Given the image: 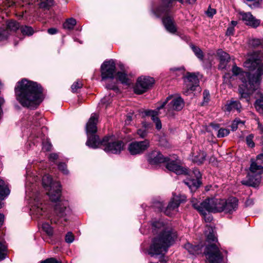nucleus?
I'll return each mask as SVG.
<instances>
[{"mask_svg":"<svg viewBox=\"0 0 263 263\" xmlns=\"http://www.w3.org/2000/svg\"><path fill=\"white\" fill-rule=\"evenodd\" d=\"M245 67L254 72L251 75L249 72L241 71L236 65L233 66L232 71L234 75L239 76L242 84L239 85L238 92L241 98L248 99L250 95L256 90L260 82L263 75L262 59L252 56L243 63Z\"/></svg>","mask_w":263,"mask_h":263,"instance_id":"nucleus-1","label":"nucleus"},{"mask_svg":"<svg viewBox=\"0 0 263 263\" xmlns=\"http://www.w3.org/2000/svg\"><path fill=\"white\" fill-rule=\"evenodd\" d=\"M14 92L16 100L24 107L35 109L44 100L43 88L37 83L23 79L17 82Z\"/></svg>","mask_w":263,"mask_h":263,"instance_id":"nucleus-2","label":"nucleus"},{"mask_svg":"<svg viewBox=\"0 0 263 263\" xmlns=\"http://www.w3.org/2000/svg\"><path fill=\"white\" fill-rule=\"evenodd\" d=\"M153 233L157 235L152 240L148 250L151 256L160 255V261L164 260V224L163 222L155 221L153 223Z\"/></svg>","mask_w":263,"mask_h":263,"instance_id":"nucleus-3","label":"nucleus"},{"mask_svg":"<svg viewBox=\"0 0 263 263\" xmlns=\"http://www.w3.org/2000/svg\"><path fill=\"white\" fill-rule=\"evenodd\" d=\"M205 234L207 241L210 243L206 247L204 252L207 258L206 263H221L223 256L219 248V244L214 228L207 226Z\"/></svg>","mask_w":263,"mask_h":263,"instance_id":"nucleus-4","label":"nucleus"},{"mask_svg":"<svg viewBox=\"0 0 263 263\" xmlns=\"http://www.w3.org/2000/svg\"><path fill=\"white\" fill-rule=\"evenodd\" d=\"M71 213L67 201H60L58 202L54 208L55 217L51 219V222L54 223H63L67 220V216Z\"/></svg>","mask_w":263,"mask_h":263,"instance_id":"nucleus-5","label":"nucleus"},{"mask_svg":"<svg viewBox=\"0 0 263 263\" xmlns=\"http://www.w3.org/2000/svg\"><path fill=\"white\" fill-rule=\"evenodd\" d=\"M102 149L107 153L119 154L123 150L124 143L121 140H114L112 136H106L102 140Z\"/></svg>","mask_w":263,"mask_h":263,"instance_id":"nucleus-6","label":"nucleus"},{"mask_svg":"<svg viewBox=\"0 0 263 263\" xmlns=\"http://www.w3.org/2000/svg\"><path fill=\"white\" fill-rule=\"evenodd\" d=\"M170 100L167 105L166 114L169 117H174L176 112L180 111L184 107V101L179 94L168 96L165 100V104Z\"/></svg>","mask_w":263,"mask_h":263,"instance_id":"nucleus-7","label":"nucleus"},{"mask_svg":"<svg viewBox=\"0 0 263 263\" xmlns=\"http://www.w3.org/2000/svg\"><path fill=\"white\" fill-rule=\"evenodd\" d=\"M165 167L177 175L188 174L187 169L179 165L177 156L176 155L165 157Z\"/></svg>","mask_w":263,"mask_h":263,"instance_id":"nucleus-8","label":"nucleus"},{"mask_svg":"<svg viewBox=\"0 0 263 263\" xmlns=\"http://www.w3.org/2000/svg\"><path fill=\"white\" fill-rule=\"evenodd\" d=\"M186 196L184 195L173 194L171 200L165 208V215L172 217L178 212V208L181 203L185 201Z\"/></svg>","mask_w":263,"mask_h":263,"instance_id":"nucleus-9","label":"nucleus"},{"mask_svg":"<svg viewBox=\"0 0 263 263\" xmlns=\"http://www.w3.org/2000/svg\"><path fill=\"white\" fill-rule=\"evenodd\" d=\"M154 83L153 78L149 77H140L137 79L136 84L134 87L135 93L141 95L146 92Z\"/></svg>","mask_w":263,"mask_h":263,"instance_id":"nucleus-10","label":"nucleus"},{"mask_svg":"<svg viewBox=\"0 0 263 263\" xmlns=\"http://www.w3.org/2000/svg\"><path fill=\"white\" fill-rule=\"evenodd\" d=\"M150 146L149 141L145 139L141 141H133L128 146V151L132 155H140L146 151Z\"/></svg>","mask_w":263,"mask_h":263,"instance_id":"nucleus-11","label":"nucleus"},{"mask_svg":"<svg viewBox=\"0 0 263 263\" xmlns=\"http://www.w3.org/2000/svg\"><path fill=\"white\" fill-rule=\"evenodd\" d=\"M116 69V64L113 60L104 61L101 66L102 80L113 79Z\"/></svg>","mask_w":263,"mask_h":263,"instance_id":"nucleus-12","label":"nucleus"},{"mask_svg":"<svg viewBox=\"0 0 263 263\" xmlns=\"http://www.w3.org/2000/svg\"><path fill=\"white\" fill-rule=\"evenodd\" d=\"M201 205L203 211L200 213L203 215H206V212H219V210H221L220 199L207 198L201 202Z\"/></svg>","mask_w":263,"mask_h":263,"instance_id":"nucleus-13","label":"nucleus"},{"mask_svg":"<svg viewBox=\"0 0 263 263\" xmlns=\"http://www.w3.org/2000/svg\"><path fill=\"white\" fill-rule=\"evenodd\" d=\"M184 86L183 93L188 95L191 92L195 91L196 87L199 86V80L197 77L194 73H187L184 80Z\"/></svg>","mask_w":263,"mask_h":263,"instance_id":"nucleus-14","label":"nucleus"},{"mask_svg":"<svg viewBox=\"0 0 263 263\" xmlns=\"http://www.w3.org/2000/svg\"><path fill=\"white\" fill-rule=\"evenodd\" d=\"M201 177V175L199 171L197 169H194L190 173L189 177L187 178L184 183L192 192L195 191L200 186L201 183L200 180Z\"/></svg>","mask_w":263,"mask_h":263,"instance_id":"nucleus-15","label":"nucleus"},{"mask_svg":"<svg viewBox=\"0 0 263 263\" xmlns=\"http://www.w3.org/2000/svg\"><path fill=\"white\" fill-rule=\"evenodd\" d=\"M238 207V200L235 197H231L227 200L220 199L221 210L219 212H224L227 213H232L236 211Z\"/></svg>","mask_w":263,"mask_h":263,"instance_id":"nucleus-16","label":"nucleus"},{"mask_svg":"<svg viewBox=\"0 0 263 263\" xmlns=\"http://www.w3.org/2000/svg\"><path fill=\"white\" fill-rule=\"evenodd\" d=\"M6 28H0V41L6 39L9 32H15L20 27V24L15 20H10L6 22Z\"/></svg>","mask_w":263,"mask_h":263,"instance_id":"nucleus-17","label":"nucleus"},{"mask_svg":"<svg viewBox=\"0 0 263 263\" xmlns=\"http://www.w3.org/2000/svg\"><path fill=\"white\" fill-rule=\"evenodd\" d=\"M146 160L149 164L153 166H157L164 162L163 154L157 150H154L146 155Z\"/></svg>","mask_w":263,"mask_h":263,"instance_id":"nucleus-18","label":"nucleus"},{"mask_svg":"<svg viewBox=\"0 0 263 263\" xmlns=\"http://www.w3.org/2000/svg\"><path fill=\"white\" fill-rule=\"evenodd\" d=\"M251 165L250 170L251 172L258 174L263 173V152L256 156V159L254 160L253 159H251Z\"/></svg>","mask_w":263,"mask_h":263,"instance_id":"nucleus-19","label":"nucleus"},{"mask_svg":"<svg viewBox=\"0 0 263 263\" xmlns=\"http://www.w3.org/2000/svg\"><path fill=\"white\" fill-rule=\"evenodd\" d=\"M164 106V102H163L160 107H157L156 110H147L145 111V115L147 116H151V119L156 124V128L160 130L162 128V124L160 120L158 118L159 110Z\"/></svg>","mask_w":263,"mask_h":263,"instance_id":"nucleus-20","label":"nucleus"},{"mask_svg":"<svg viewBox=\"0 0 263 263\" xmlns=\"http://www.w3.org/2000/svg\"><path fill=\"white\" fill-rule=\"evenodd\" d=\"M260 174L256 175H248L246 178L241 181L242 184L252 186L253 187H258L261 181Z\"/></svg>","mask_w":263,"mask_h":263,"instance_id":"nucleus-21","label":"nucleus"},{"mask_svg":"<svg viewBox=\"0 0 263 263\" xmlns=\"http://www.w3.org/2000/svg\"><path fill=\"white\" fill-rule=\"evenodd\" d=\"M177 238L176 232L171 228H165V252L173 246Z\"/></svg>","mask_w":263,"mask_h":263,"instance_id":"nucleus-22","label":"nucleus"},{"mask_svg":"<svg viewBox=\"0 0 263 263\" xmlns=\"http://www.w3.org/2000/svg\"><path fill=\"white\" fill-rule=\"evenodd\" d=\"M217 54L219 61L218 68L221 70L226 69L228 64L230 61V55L222 49H218Z\"/></svg>","mask_w":263,"mask_h":263,"instance_id":"nucleus-23","label":"nucleus"},{"mask_svg":"<svg viewBox=\"0 0 263 263\" xmlns=\"http://www.w3.org/2000/svg\"><path fill=\"white\" fill-rule=\"evenodd\" d=\"M53 187V185L51 187L48 193V195L49 197L50 200L52 202H57L61 196V185L59 182H57Z\"/></svg>","mask_w":263,"mask_h":263,"instance_id":"nucleus-24","label":"nucleus"},{"mask_svg":"<svg viewBox=\"0 0 263 263\" xmlns=\"http://www.w3.org/2000/svg\"><path fill=\"white\" fill-rule=\"evenodd\" d=\"M98 122V116L92 114L86 125V132L87 135L96 134L97 132V123Z\"/></svg>","mask_w":263,"mask_h":263,"instance_id":"nucleus-25","label":"nucleus"},{"mask_svg":"<svg viewBox=\"0 0 263 263\" xmlns=\"http://www.w3.org/2000/svg\"><path fill=\"white\" fill-rule=\"evenodd\" d=\"M87 135V140L86 142V145L92 148L98 147L102 148V145H101L102 140H100L98 136L96 135V134H93V135L88 134Z\"/></svg>","mask_w":263,"mask_h":263,"instance_id":"nucleus-26","label":"nucleus"},{"mask_svg":"<svg viewBox=\"0 0 263 263\" xmlns=\"http://www.w3.org/2000/svg\"><path fill=\"white\" fill-rule=\"evenodd\" d=\"M242 20L246 22L247 25L256 28L259 25L260 21L251 14V13L241 12L240 13Z\"/></svg>","mask_w":263,"mask_h":263,"instance_id":"nucleus-27","label":"nucleus"},{"mask_svg":"<svg viewBox=\"0 0 263 263\" xmlns=\"http://www.w3.org/2000/svg\"><path fill=\"white\" fill-rule=\"evenodd\" d=\"M241 105L240 103L236 100H231L228 101L225 105V110L228 112L237 111L240 112L241 111Z\"/></svg>","mask_w":263,"mask_h":263,"instance_id":"nucleus-28","label":"nucleus"},{"mask_svg":"<svg viewBox=\"0 0 263 263\" xmlns=\"http://www.w3.org/2000/svg\"><path fill=\"white\" fill-rule=\"evenodd\" d=\"M165 29L172 34L177 32V28L173 18L165 14Z\"/></svg>","mask_w":263,"mask_h":263,"instance_id":"nucleus-29","label":"nucleus"},{"mask_svg":"<svg viewBox=\"0 0 263 263\" xmlns=\"http://www.w3.org/2000/svg\"><path fill=\"white\" fill-rule=\"evenodd\" d=\"M184 248L193 255L198 254L201 252V247L199 246H194L189 242L184 245Z\"/></svg>","mask_w":263,"mask_h":263,"instance_id":"nucleus-30","label":"nucleus"},{"mask_svg":"<svg viewBox=\"0 0 263 263\" xmlns=\"http://www.w3.org/2000/svg\"><path fill=\"white\" fill-rule=\"evenodd\" d=\"M206 154L202 151L199 150L193 157V161L198 164H202L205 160Z\"/></svg>","mask_w":263,"mask_h":263,"instance_id":"nucleus-31","label":"nucleus"},{"mask_svg":"<svg viewBox=\"0 0 263 263\" xmlns=\"http://www.w3.org/2000/svg\"><path fill=\"white\" fill-rule=\"evenodd\" d=\"M20 31L24 36H31L33 34L34 31L32 27L27 25H22L20 27Z\"/></svg>","mask_w":263,"mask_h":263,"instance_id":"nucleus-32","label":"nucleus"},{"mask_svg":"<svg viewBox=\"0 0 263 263\" xmlns=\"http://www.w3.org/2000/svg\"><path fill=\"white\" fill-rule=\"evenodd\" d=\"M76 24V20L71 17L67 19L64 23L63 26L64 29L71 30L73 29Z\"/></svg>","mask_w":263,"mask_h":263,"instance_id":"nucleus-33","label":"nucleus"},{"mask_svg":"<svg viewBox=\"0 0 263 263\" xmlns=\"http://www.w3.org/2000/svg\"><path fill=\"white\" fill-rule=\"evenodd\" d=\"M118 80L121 82L122 84L129 85L130 84L129 79L127 77V75L124 72H118L117 73Z\"/></svg>","mask_w":263,"mask_h":263,"instance_id":"nucleus-34","label":"nucleus"},{"mask_svg":"<svg viewBox=\"0 0 263 263\" xmlns=\"http://www.w3.org/2000/svg\"><path fill=\"white\" fill-rule=\"evenodd\" d=\"M154 13L155 14V15L158 17H161V22L164 25V6L163 5H162L160 6L159 7H157L154 11Z\"/></svg>","mask_w":263,"mask_h":263,"instance_id":"nucleus-35","label":"nucleus"},{"mask_svg":"<svg viewBox=\"0 0 263 263\" xmlns=\"http://www.w3.org/2000/svg\"><path fill=\"white\" fill-rule=\"evenodd\" d=\"M10 192L5 182L0 179V196H7Z\"/></svg>","mask_w":263,"mask_h":263,"instance_id":"nucleus-36","label":"nucleus"},{"mask_svg":"<svg viewBox=\"0 0 263 263\" xmlns=\"http://www.w3.org/2000/svg\"><path fill=\"white\" fill-rule=\"evenodd\" d=\"M57 182H53L52 179L51 177L49 175H45L42 178V183L44 187L50 186V187L53 185V187L55 186L54 184H55Z\"/></svg>","mask_w":263,"mask_h":263,"instance_id":"nucleus-37","label":"nucleus"},{"mask_svg":"<svg viewBox=\"0 0 263 263\" xmlns=\"http://www.w3.org/2000/svg\"><path fill=\"white\" fill-rule=\"evenodd\" d=\"M191 48L193 51L194 53L196 55V56L200 60H203V53L201 49L194 45H191Z\"/></svg>","mask_w":263,"mask_h":263,"instance_id":"nucleus-38","label":"nucleus"},{"mask_svg":"<svg viewBox=\"0 0 263 263\" xmlns=\"http://www.w3.org/2000/svg\"><path fill=\"white\" fill-rule=\"evenodd\" d=\"M262 0H244V3L251 8L259 6Z\"/></svg>","mask_w":263,"mask_h":263,"instance_id":"nucleus-39","label":"nucleus"},{"mask_svg":"<svg viewBox=\"0 0 263 263\" xmlns=\"http://www.w3.org/2000/svg\"><path fill=\"white\" fill-rule=\"evenodd\" d=\"M7 254V247L2 242H0V261L4 260Z\"/></svg>","mask_w":263,"mask_h":263,"instance_id":"nucleus-40","label":"nucleus"},{"mask_svg":"<svg viewBox=\"0 0 263 263\" xmlns=\"http://www.w3.org/2000/svg\"><path fill=\"white\" fill-rule=\"evenodd\" d=\"M83 85L82 82L80 80L74 82L71 86L72 92L73 93L78 92L79 89H81Z\"/></svg>","mask_w":263,"mask_h":263,"instance_id":"nucleus-41","label":"nucleus"},{"mask_svg":"<svg viewBox=\"0 0 263 263\" xmlns=\"http://www.w3.org/2000/svg\"><path fill=\"white\" fill-rule=\"evenodd\" d=\"M192 206L194 209L197 210L200 213L203 212V210L202 209L201 203H198V201L197 199L192 198L191 200Z\"/></svg>","mask_w":263,"mask_h":263,"instance_id":"nucleus-42","label":"nucleus"},{"mask_svg":"<svg viewBox=\"0 0 263 263\" xmlns=\"http://www.w3.org/2000/svg\"><path fill=\"white\" fill-rule=\"evenodd\" d=\"M143 124L145 129H139L137 130V134L140 136V137L142 138H144L147 136V132L146 129H147L149 126V125L148 124H146L145 123Z\"/></svg>","mask_w":263,"mask_h":263,"instance_id":"nucleus-43","label":"nucleus"},{"mask_svg":"<svg viewBox=\"0 0 263 263\" xmlns=\"http://www.w3.org/2000/svg\"><path fill=\"white\" fill-rule=\"evenodd\" d=\"M255 107L260 114L263 115V99H260L256 101Z\"/></svg>","mask_w":263,"mask_h":263,"instance_id":"nucleus-44","label":"nucleus"},{"mask_svg":"<svg viewBox=\"0 0 263 263\" xmlns=\"http://www.w3.org/2000/svg\"><path fill=\"white\" fill-rule=\"evenodd\" d=\"M245 122L239 119H236L231 125V128L232 130H236L239 125L243 126L244 125Z\"/></svg>","mask_w":263,"mask_h":263,"instance_id":"nucleus-45","label":"nucleus"},{"mask_svg":"<svg viewBox=\"0 0 263 263\" xmlns=\"http://www.w3.org/2000/svg\"><path fill=\"white\" fill-rule=\"evenodd\" d=\"M42 228L47 234L49 236H51L53 234V229L52 227L47 223L43 224Z\"/></svg>","mask_w":263,"mask_h":263,"instance_id":"nucleus-46","label":"nucleus"},{"mask_svg":"<svg viewBox=\"0 0 263 263\" xmlns=\"http://www.w3.org/2000/svg\"><path fill=\"white\" fill-rule=\"evenodd\" d=\"M254 135L250 134L246 137V141L247 145L250 147H254L255 146V143L253 141Z\"/></svg>","mask_w":263,"mask_h":263,"instance_id":"nucleus-47","label":"nucleus"},{"mask_svg":"<svg viewBox=\"0 0 263 263\" xmlns=\"http://www.w3.org/2000/svg\"><path fill=\"white\" fill-rule=\"evenodd\" d=\"M230 133L229 129L226 128H220L219 129L217 134V137L218 138H223L225 136H228Z\"/></svg>","mask_w":263,"mask_h":263,"instance_id":"nucleus-48","label":"nucleus"},{"mask_svg":"<svg viewBox=\"0 0 263 263\" xmlns=\"http://www.w3.org/2000/svg\"><path fill=\"white\" fill-rule=\"evenodd\" d=\"M43 120L41 115L39 113H36L33 117V121H34L35 126H39L41 124V120Z\"/></svg>","mask_w":263,"mask_h":263,"instance_id":"nucleus-49","label":"nucleus"},{"mask_svg":"<svg viewBox=\"0 0 263 263\" xmlns=\"http://www.w3.org/2000/svg\"><path fill=\"white\" fill-rule=\"evenodd\" d=\"M58 168L63 172L64 174H68V171L67 169V165L66 163L60 162L58 164Z\"/></svg>","mask_w":263,"mask_h":263,"instance_id":"nucleus-50","label":"nucleus"},{"mask_svg":"<svg viewBox=\"0 0 263 263\" xmlns=\"http://www.w3.org/2000/svg\"><path fill=\"white\" fill-rule=\"evenodd\" d=\"M262 43L261 40L258 39H253L250 40L249 44L251 46L256 47L261 45Z\"/></svg>","mask_w":263,"mask_h":263,"instance_id":"nucleus-51","label":"nucleus"},{"mask_svg":"<svg viewBox=\"0 0 263 263\" xmlns=\"http://www.w3.org/2000/svg\"><path fill=\"white\" fill-rule=\"evenodd\" d=\"M153 206L156 209H157L159 211H161L163 207V202L159 201H154L153 203Z\"/></svg>","mask_w":263,"mask_h":263,"instance_id":"nucleus-52","label":"nucleus"},{"mask_svg":"<svg viewBox=\"0 0 263 263\" xmlns=\"http://www.w3.org/2000/svg\"><path fill=\"white\" fill-rule=\"evenodd\" d=\"M73 240L74 235L73 234L70 232H68L65 236V241L70 243L72 242Z\"/></svg>","mask_w":263,"mask_h":263,"instance_id":"nucleus-53","label":"nucleus"},{"mask_svg":"<svg viewBox=\"0 0 263 263\" xmlns=\"http://www.w3.org/2000/svg\"><path fill=\"white\" fill-rule=\"evenodd\" d=\"M203 101L202 103V105H204V104L207 103L210 100V93L209 91L205 90L203 92Z\"/></svg>","mask_w":263,"mask_h":263,"instance_id":"nucleus-54","label":"nucleus"},{"mask_svg":"<svg viewBox=\"0 0 263 263\" xmlns=\"http://www.w3.org/2000/svg\"><path fill=\"white\" fill-rule=\"evenodd\" d=\"M105 87L107 89H111L115 91H118L119 90V88L117 86L115 83H112L106 84Z\"/></svg>","mask_w":263,"mask_h":263,"instance_id":"nucleus-55","label":"nucleus"},{"mask_svg":"<svg viewBox=\"0 0 263 263\" xmlns=\"http://www.w3.org/2000/svg\"><path fill=\"white\" fill-rule=\"evenodd\" d=\"M40 263H61V262L58 261L54 258H49L46 259V260H45L44 261H42Z\"/></svg>","mask_w":263,"mask_h":263,"instance_id":"nucleus-56","label":"nucleus"},{"mask_svg":"<svg viewBox=\"0 0 263 263\" xmlns=\"http://www.w3.org/2000/svg\"><path fill=\"white\" fill-rule=\"evenodd\" d=\"M257 129L259 131V134L261 135V143L263 144V126L260 124H258Z\"/></svg>","mask_w":263,"mask_h":263,"instance_id":"nucleus-57","label":"nucleus"},{"mask_svg":"<svg viewBox=\"0 0 263 263\" xmlns=\"http://www.w3.org/2000/svg\"><path fill=\"white\" fill-rule=\"evenodd\" d=\"M2 4H4V5L5 7H9L11 6H12L14 4V2H12L11 0H2Z\"/></svg>","mask_w":263,"mask_h":263,"instance_id":"nucleus-58","label":"nucleus"},{"mask_svg":"<svg viewBox=\"0 0 263 263\" xmlns=\"http://www.w3.org/2000/svg\"><path fill=\"white\" fill-rule=\"evenodd\" d=\"M59 158V156L56 153H51L49 156V159L50 161L54 162Z\"/></svg>","mask_w":263,"mask_h":263,"instance_id":"nucleus-59","label":"nucleus"},{"mask_svg":"<svg viewBox=\"0 0 263 263\" xmlns=\"http://www.w3.org/2000/svg\"><path fill=\"white\" fill-rule=\"evenodd\" d=\"M52 145L49 142H46L44 144V148L46 151H50L51 150Z\"/></svg>","mask_w":263,"mask_h":263,"instance_id":"nucleus-60","label":"nucleus"},{"mask_svg":"<svg viewBox=\"0 0 263 263\" xmlns=\"http://www.w3.org/2000/svg\"><path fill=\"white\" fill-rule=\"evenodd\" d=\"M216 13V10L214 9H209L206 12L207 15L210 17H212Z\"/></svg>","mask_w":263,"mask_h":263,"instance_id":"nucleus-61","label":"nucleus"},{"mask_svg":"<svg viewBox=\"0 0 263 263\" xmlns=\"http://www.w3.org/2000/svg\"><path fill=\"white\" fill-rule=\"evenodd\" d=\"M47 32L50 34H55L58 32V30L54 28H50L47 30Z\"/></svg>","mask_w":263,"mask_h":263,"instance_id":"nucleus-62","label":"nucleus"},{"mask_svg":"<svg viewBox=\"0 0 263 263\" xmlns=\"http://www.w3.org/2000/svg\"><path fill=\"white\" fill-rule=\"evenodd\" d=\"M234 28L233 27L229 26L227 31V35H231L234 32Z\"/></svg>","mask_w":263,"mask_h":263,"instance_id":"nucleus-63","label":"nucleus"},{"mask_svg":"<svg viewBox=\"0 0 263 263\" xmlns=\"http://www.w3.org/2000/svg\"><path fill=\"white\" fill-rule=\"evenodd\" d=\"M4 220V215L0 214V227L3 225Z\"/></svg>","mask_w":263,"mask_h":263,"instance_id":"nucleus-64","label":"nucleus"}]
</instances>
